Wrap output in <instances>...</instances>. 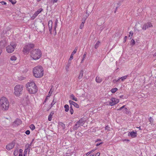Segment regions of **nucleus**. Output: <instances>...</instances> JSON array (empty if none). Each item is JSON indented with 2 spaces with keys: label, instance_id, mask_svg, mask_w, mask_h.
<instances>
[{
  "label": "nucleus",
  "instance_id": "30",
  "mask_svg": "<svg viewBox=\"0 0 156 156\" xmlns=\"http://www.w3.org/2000/svg\"><path fill=\"white\" fill-rule=\"evenodd\" d=\"M29 96L27 94H26L23 98V99H25L26 101H27L28 100Z\"/></svg>",
  "mask_w": 156,
  "mask_h": 156
},
{
  "label": "nucleus",
  "instance_id": "42",
  "mask_svg": "<svg viewBox=\"0 0 156 156\" xmlns=\"http://www.w3.org/2000/svg\"><path fill=\"white\" fill-rule=\"evenodd\" d=\"M55 27L54 28V31H55V33L56 34V27L57 25V21L55 22Z\"/></svg>",
  "mask_w": 156,
  "mask_h": 156
},
{
  "label": "nucleus",
  "instance_id": "62",
  "mask_svg": "<svg viewBox=\"0 0 156 156\" xmlns=\"http://www.w3.org/2000/svg\"><path fill=\"white\" fill-rule=\"evenodd\" d=\"M132 36H131L130 35H129L128 37L129 38V39H131L132 38Z\"/></svg>",
  "mask_w": 156,
  "mask_h": 156
},
{
  "label": "nucleus",
  "instance_id": "17",
  "mask_svg": "<svg viewBox=\"0 0 156 156\" xmlns=\"http://www.w3.org/2000/svg\"><path fill=\"white\" fill-rule=\"evenodd\" d=\"M78 49V47H76L74 51H73V52H72L71 55L70 56V57L69 58V60H71L72 59H73V55L76 53V51Z\"/></svg>",
  "mask_w": 156,
  "mask_h": 156
},
{
  "label": "nucleus",
  "instance_id": "60",
  "mask_svg": "<svg viewBox=\"0 0 156 156\" xmlns=\"http://www.w3.org/2000/svg\"><path fill=\"white\" fill-rule=\"evenodd\" d=\"M117 79V82H118L121 79H120V78H119L118 79Z\"/></svg>",
  "mask_w": 156,
  "mask_h": 156
},
{
  "label": "nucleus",
  "instance_id": "34",
  "mask_svg": "<svg viewBox=\"0 0 156 156\" xmlns=\"http://www.w3.org/2000/svg\"><path fill=\"white\" fill-rule=\"evenodd\" d=\"M56 100H55V99H54L52 102L51 104V107H52L56 102Z\"/></svg>",
  "mask_w": 156,
  "mask_h": 156
},
{
  "label": "nucleus",
  "instance_id": "56",
  "mask_svg": "<svg viewBox=\"0 0 156 156\" xmlns=\"http://www.w3.org/2000/svg\"><path fill=\"white\" fill-rule=\"evenodd\" d=\"M22 151H23V150L22 149H20L19 150V152L20 153H22Z\"/></svg>",
  "mask_w": 156,
  "mask_h": 156
},
{
  "label": "nucleus",
  "instance_id": "47",
  "mask_svg": "<svg viewBox=\"0 0 156 156\" xmlns=\"http://www.w3.org/2000/svg\"><path fill=\"white\" fill-rule=\"evenodd\" d=\"M149 121L151 122V123L153 122L152 119L151 117H149Z\"/></svg>",
  "mask_w": 156,
  "mask_h": 156
},
{
  "label": "nucleus",
  "instance_id": "38",
  "mask_svg": "<svg viewBox=\"0 0 156 156\" xmlns=\"http://www.w3.org/2000/svg\"><path fill=\"white\" fill-rule=\"evenodd\" d=\"M52 92L53 91L51 90V88L49 92V94L48 95V97H50L51 95Z\"/></svg>",
  "mask_w": 156,
  "mask_h": 156
},
{
  "label": "nucleus",
  "instance_id": "54",
  "mask_svg": "<svg viewBox=\"0 0 156 156\" xmlns=\"http://www.w3.org/2000/svg\"><path fill=\"white\" fill-rule=\"evenodd\" d=\"M54 114V112H52L50 113V114L49 115H51V116H52Z\"/></svg>",
  "mask_w": 156,
  "mask_h": 156
},
{
  "label": "nucleus",
  "instance_id": "5",
  "mask_svg": "<svg viewBox=\"0 0 156 156\" xmlns=\"http://www.w3.org/2000/svg\"><path fill=\"white\" fill-rule=\"evenodd\" d=\"M35 45L33 43L30 42L26 44L24 46L23 51L24 53L29 52V51L34 48Z\"/></svg>",
  "mask_w": 156,
  "mask_h": 156
},
{
  "label": "nucleus",
  "instance_id": "39",
  "mask_svg": "<svg viewBox=\"0 0 156 156\" xmlns=\"http://www.w3.org/2000/svg\"><path fill=\"white\" fill-rule=\"evenodd\" d=\"M84 22H82L80 25V29H82L83 28V26H84Z\"/></svg>",
  "mask_w": 156,
  "mask_h": 156
},
{
  "label": "nucleus",
  "instance_id": "61",
  "mask_svg": "<svg viewBox=\"0 0 156 156\" xmlns=\"http://www.w3.org/2000/svg\"><path fill=\"white\" fill-rule=\"evenodd\" d=\"M2 51L1 49L0 48V55H1V54L2 53Z\"/></svg>",
  "mask_w": 156,
  "mask_h": 156
},
{
  "label": "nucleus",
  "instance_id": "19",
  "mask_svg": "<svg viewBox=\"0 0 156 156\" xmlns=\"http://www.w3.org/2000/svg\"><path fill=\"white\" fill-rule=\"evenodd\" d=\"M52 23L51 20H49L48 22V26L49 29V31L50 32H51V31L52 29Z\"/></svg>",
  "mask_w": 156,
  "mask_h": 156
},
{
  "label": "nucleus",
  "instance_id": "37",
  "mask_svg": "<svg viewBox=\"0 0 156 156\" xmlns=\"http://www.w3.org/2000/svg\"><path fill=\"white\" fill-rule=\"evenodd\" d=\"M135 41L133 39H132L131 40V45L133 46L135 44Z\"/></svg>",
  "mask_w": 156,
  "mask_h": 156
},
{
  "label": "nucleus",
  "instance_id": "12",
  "mask_svg": "<svg viewBox=\"0 0 156 156\" xmlns=\"http://www.w3.org/2000/svg\"><path fill=\"white\" fill-rule=\"evenodd\" d=\"M43 9L42 8H40L38 9V10L35 12L33 15L31 17V18L32 19H34L42 11H43Z\"/></svg>",
  "mask_w": 156,
  "mask_h": 156
},
{
  "label": "nucleus",
  "instance_id": "7",
  "mask_svg": "<svg viewBox=\"0 0 156 156\" xmlns=\"http://www.w3.org/2000/svg\"><path fill=\"white\" fill-rule=\"evenodd\" d=\"M17 44L14 42H11L9 45L6 47V51L9 53L13 52L16 48Z\"/></svg>",
  "mask_w": 156,
  "mask_h": 156
},
{
  "label": "nucleus",
  "instance_id": "10",
  "mask_svg": "<svg viewBox=\"0 0 156 156\" xmlns=\"http://www.w3.org/2000/svg\"><path fill=\"white\" fill-rule=\"evenodd\" d=\"M152 27L153 25L151 22H147L144 24L142 27V29L143 30H145L146 29Z\"/></svg>",
  "mask_w": 156,
  "mask_h": 156
},
{
  "label": "nucleus",
  "instance_id": "25",
  "mask_svg": "<svg viewBox=\"0 0 156 156\" xmlns=\"http://www.w3.org/2000/svg\"><path fill=\"white\" fill-rule=\"evenodd\" d=\"M17 58L14 55H13L10 58V59L11 61H14L16 60Z\"/></svg>",
  "mask_w": 156,
  "mask_h": 156
},
{
  "label": "nucleus",
  "instance_id": "6",
  "mask_svg": "<svg viewBox=\"0 0 156 156\" xmlns=\"http://www.w3.org/2000/svg\"><path fill=\"white\" fill-rule=\"evenodd\" d=\"M23 86L21 85H17L14 88L15 94L17 96H19L22 93V91L23 90Z\"/></svg>",
  "mask_w": 156,
  "mask_h": 156
},
{
  "label": "nucleus",
  "instance_id": "36",
  "mask_svg": "<svg viewBox=\"0 0 156 156\" xmlns=\"http://www.w3.org/2000/svg\"><path fill=\"white\" fill-rule=\"evenodd\" d=\"M18 153V151L17 150H15L14 152V155L16 156L17 155Z\"/></svg>",
  "mask_w": 156,
  "mask_h": 156
},
{
  "label": "nucleus",
  "instance_id": "24",
  "mask_svg": "<svg viewBox=\"0 0 156 156\" xmlns=\"http://www.w3.org/2000/svg\"><path fill=\"white\" fill-rule=\"evenodd\" d=\"M100 42L99 41H98L97 42V43L94 45V48L95 49H97L98 47L100 45Z\"/></svg>",
  "mask_w": 156,
  "mask_h": 156
},
{
  "label": "nucleus",
  "instance_id": "27",
  "mask_svg": "<svg viewBox=\"0 0 156 156\" xmlns=\"http://www.w3.org/2000/svg\"><path fill=\"white\" fill-rule=\"evenodd\" d=\"M128 76V75H126L120 78V79L122 81H124L126 79V78Z\"/></svg>",
  "mask_w": 156,
  "mask_h": 156
},
{
  "label": "nucleus",
  "instance_id": "48",
  "mask_svg": "<svg viewBox=\"0 0 156 156\" xmlns=\"http://www.w3.org/2000/svg\"><path fill=\"white\" fill-rule=\"evenodd\" d=\"M30 131L29 130H27L25 132V133L27 135H29L30 133Z\"/></svg>",
  "mask_w": 156,
  "mask_h": 156
},
{
  "label": "nucleus",
  "instance_id": "50",
  "mask_svg": "<svg viewBox=\"0 0 156 156\" xmlns=\"http://www.w3.org/2000/svg\"><path fill=\"white\" fill-rule=\"evenodd\" d=\"M127 36H126L124 37V40H123V43H125L126 42V39H127Z\"/></svg>",
  "mask_w": 156,
  "mask_h": 156
},
{
  "label": "nucleus",
  "instance_id": "40",
  "mask_svg": "<svg viewBox=\"0 0 156 156\" xmlns=\"http://www.w3.org/2000/svg\"><path fill=\"white\" fill-rule=\"evenodd\" d=\"M52 117L51 115H49L48 116V120L49 121H51L52 119Z\"/></svg>",
  "mask_w": 156,
  "mask_h": 156
},
{
  "label": "nucleus",
  "instance_id": "4",
  "mask_svg": "<svg viewBox=\"0 0 156 156\" xmlns=\"http://www.w3.org/2000/svg\"><path fill=\"white\" fill-rule=\"evenodd\" d=\"M42 52L39 49H33L30 52V56L34 60L39 59L41 56Z\"/></svg>",
  "mask_w": 156,
  "mask_h": 156
},
{
  "label": "nucleus",
  "instance_id": "16",
  "mask_svg": "<svg viewBox=\"0 0 156 156\" xmlns=\"http://www.w3.org/2000/svg\"><path fill=\"white\" fill-rule=\"evenodd\" d=\"M69 102L71 105H73L75 107L77 108H79V105L77 103L75 102H74L71 100H69Z\"/></svg>",
  "mask_w": 156,
  "mask_h": 156
},
{
  "label": "nucleus",
  "instance_id": "13",
  "mask_svg": "<svg viewBox=\"0 0 156 156\" xmlns=\"http://www.w3.org/2000/svg\"><path fill=\"white\" fill-rule=\"evenodd\" d=\"M15 145V143L12 142L7 145L6 146V148L9 151L12 149Z\"/></svg>",
  "mask_w": 156,
  "mask_h": 156
},
{
  "label": "nucleus",
  "instance_id": "14",
  "mask_svg": "<svg viewBox=\"0 0 156 156\" xmlns=\"http://www.w3.org/2000/svg\"><path fill=\"white\" fill-rule=\"evenodd\" d=\"M128 136H131L132 138H134L136 136L137 133L136 132L134 131L129 132L128 133Z\"/></svg>",
  "mask_w": 156,
  "mask_h": 156
},
{
  "label": "nucleus",
  "instance_id": "23",
  "mask_svg": "<svg viewBox=\"0 0 156 156\" xmlns=\"http://www.w3.org/2000/svg\"><path fill=\"white\" fill-rule=\"evenodd\" d=\"M70 98L72 99L73 100H74L75 101H78V100L76 98L75 96L73 94H72L70 96Z\"/></svg>",
  "mask_w": 156,
  "mask_h": 156
},
{
  "label": "nucleus",
  "instance_id": "9",
  "mask_svg": "<svg viewBox=\"0 0 156 156\" xmlns=\"http://www.w3.org/2000/svg\"><path fill=\"white\" fill-rule=\"evenodd\" d=\"M37 30L41 34H44V33L45 27L43 23H41V22L37 28Z\"/></svg>",
  "mask_w": 156,
  "mask_h": 156
},
{
  "label": "nucleus",
  "instance_id": "46",
  "mask_svg": "<svg viewBox=\"0 0 156 156\" xmlns=\"http://www.w3.org/2000/svg\"><path fill=\"white\" fill-rule=\"evenodd\" d=\"M28 150H24V156H25L26 155H27Z\"/></svg>",
  "mask_w": 156,
  "mask_h": 156
},
{
  "label": "nucleus",
  "instance_id": "41",
  "mask_svg": "<svg viewBox=\"0 0 156 156\" xmlns=\"http://www.w3.org/2000/svg\"><path fill=\"white\" fill-rule=\"evenodd\" d=\"M125 105H123L121 107H120V108L117 109V111H119L120 110H121L123 108H124V107H125Z\"/></svg>",
  "mask_w": 156,
  "mask_h": 156
},
{
  "label": "nucleus",
  "instance_id": "3",
  "mask_svg": "<svg viewBox=\"0 0 156 156\" xmlns=\"http://www.w3.org/2000/svg\"><path fill=\"white\" fill-rule=\"evenodd\" d=\"M0 106L3 111H7L9 106V103L8 99L5 97L1 98L0 99Z\"/></svg>",
  "mask_w": 156,
  "mask_h": 156
},
{
  "label": "nucleus",
  "instance_id": "51",
  "mask_svg": "<svg viewBox=\"0 0 156 156\" xmlns=\"http://www.w3.org/2000/svg\"><path fill=\"white\" fill-rule=\"evenodd\" d=\"M112 82L113 83H116L117 82V79H114L113 80Z\"/></svg>",
  "mask_w": 156,
  "mask_h": 156
},
{
  "label": "nucleus",
  "instance_id": "18",
  "mask_svg": "<svg viewBox=\"0 0 156 156\" xmlns=\"http://www.w3.org/2000/svg\"><path fill=\"white\" fill-rule=\"evenodd\" d=\"M6 42L5 40H2L0 42V48H2L6 45Z\"/></svg>",
  "mask_w": 156,
  "mask_h": 156
},
{
  "label": "nucleus",
  "instance_id": "45",
  "mask_svg": "<svg viewBox=\"0 0 156 156\" xmlns=\"http://www.w3.org/2000/svg\"><path fill=\"white\" fill-rule=\"evenodd\" d=\"M109 128L110 127L108 126H106L105 127V130H109Z\"/></svg>",
  "mask_w": 156,
  "mask_h": 156
},
{
  "label": "nucleus",
  "instance_id": "64",
  "mask_svg": "<svg viewBox=\"0 0 156 156\" xmlns=\"http://www.w3.org/2000/svg\"><path fill=\"white\" fill-rule=\"evenodd\" d=\"M153 56H156V52L155 53L154 55H153Z\"/></svg>",
  "mask_w": 156,
  "mask_h": 156
},
{
  "label": "nucleus",
  "instance_id": "44",
  "mask_svg": "<svg viewBox=\"0 0 156 156\" xmlns=\"http://www.w3.org/2000/svg\"><path fill=\"white\" fill-rule=\"evenodd\" d=\"M83 70H81L80 71V75L81 76H83Z\"/></svg>",
  "mask_w": 156,
  "mask_h": 156
},
{
  "label": "nucleus",
  "instance_id": "11",
  "mask_svg": "<svg viewBox=\"0 0 156 156\" xmlns=\"http://www.w3.org/2000/svg\"><path fill=\"white\" fill-rule=\"evenodd\" d=\"M111 101L108 102V104L111 106H113L119 103V100L118 99L115 98H111Z\"/></svg>",
  "mask_w": 156,
  "mask_h": 156
},
{
  "label": "nucleus",
  "instance_id": "59",
  "mask_svg": "<svg viewBox=\"0 0 156 156\" xmlns=\"http://www.w3.org/2000/svg\"><path fill=\"white\" fill-rule=\"evenodd\" d=\"M102 143H98V144H97L96 145V146H99L101 144H102Z\"/></svg>",
  "mask_w": 156,
  "mask_h": 156
},
{
  "label": "nucleus",
  "instance_id": "55",
  "mask_svg": "<svg viewBox=\"0 0 156 156\" xmlns=\"http://www.w3.org/2000/svg\"><path fill=\"white\" fill-rule=\"evenodd\" d=\"M100 155V153H96V154L95 155V156H99Z\"/></svg>",
  "mask_w": 156,
  "mask_h": 156
},
{
  "label": "nucleus",
  "instance_id": "26",
  "mask_svg": "<svg viewBox=\"0 0 156 156\" xmlns=\"http://www.w3.org/2000/svg\"><path fill=\"white\" fill-rule=\"evenodd\" d=\"M64 108H65V111L66 112H67L69 110V107L68 105H65L64 106Z\"/></svg>",
  "mask_w": 156,
  "mask_h": 156
},
{
  "label": "nucleus",
  "instance_id": "58",
  "mask_svg": "<svg viewBox=\"0 0 156 156\" xmlns=\"http://www.w3.org/2000/svg\"><path fill=\"white\" fill-rule=\"evenodd\" d=\"M82 76H80L79 75V79H80L82 78Z\"/></svg>",
  "mask_w": 156,
  "mask_h": 156
},
{
  "label": "nucleus",
  "instance_id": "49",
  "mask_svg": "<svg viewBox=\"0 0 156 156\" xmlns=\"http://www.w3.org/2000/svg\"><path fill=\"white\" fill-rule=\"evenodd\" d=\"M69 64H67L66 66V70L67 71L69 68Z\"/></svg>",
  "mask_w": 156,
  "mask_h": 156
},
{
  "label": "nucleus",
  "instance_id": "43",
  "mask_svg": "<svg viewBox=\"0 0 156 156\" xmlns=\"http://www.w3.org/2000/svg\"><path fill=\"white\" fill-rule=\"evenodd\" d=\"M0 3H1L2 5L6 4V2H4V1H2V2H0Z\"/></svg>",
  "mask_w": 156,
  "mask_h": 156
},
{
  "label": "nucleus",
  "instance_id": "21",
  "mask_svg": "<svg viewBox=\"0 0 156 156\" xmlns=\"http://www.w3.org/2000/svg\"><path fill=\"white\" fill-rule=\"evenodd\" d=\"M95 80L97 83H100L102 81V79L100 77L97 76Z\"/></svg>",
  "mask_w": 156,
  "mask_h": 156
},
{
  "label": "nucleus",
  "instance_id": "52",
  "mask_svg": "<svg viewBox=\"0 0 156 156\" xmlns=\"http://www.w3.org/2000/svg\"><path fill=\"white\" fill-rule=\"evenodd\" d=\"M92 153V151H89L86 154V155H88Z\"/></svg>",
  "mask_w": 156,
  "mask_h": 156
},
{
  "label": "nucleus",
  "instance_id": "28",
  "mask_svg": "<svg viewBox=\"0 0 156 156\" xmlns=\"http://www.w3.org/2000/svg\"><path fill=\"white\" fill-rule=\"evenodd\" d=\"M118 90V89L116 88H115L111 89V91L112 93H114Z\"/></svg>",
  "mask_w": 156,
  "mask_h": 156
},
{
  "label": "nucleus",
  "instance_id": "1",
  "mask_svg": "<svg viewBox=\"0 0 156 156\" xmlns=\"http://www.w3.org/2000/svg\"><path fill=\"white\" fill-rule=\"evenodd\" d=\"M44 70L41 66H37L33 69L34 76L36 78L41 77L43 75Z\"/></svg>",
  "mask_w": 156,
  "mask_h": 156
},
{
  "label": "nucleus",
  "instance_id": "33",
  "mask_svg": "<svg viewBox=\"0 0 156 156\" xmlns=\"http://www.w3.org/2000/svg\"><path fill=\"white\" fill-rule=\"evenodd\" d=\"M9 1L11 2L12 4L14 5L16 3V1L15 0H8Z\"/></svg>",
  "mask_w": 156,
  "mask_h": 156
},
{
  "label": "nucleus",
  "instance_id": "53",
  "mask_svg": "<svg viewBox=\"0 0 156 156\" xmlns=\"http://www.w3.org/2000/svg\"><path fill=\"white\" fill-rule=\"evenodd\" d=\"M129 34L131 35V36H133V32L132 31H131L129 32Z\"/></svg>",
  "mask_w": 156,
  "mask_h": 156
},
{
  "label": "nucleus",
  "instance_id": "8",
  "mask_svg": "<svg viewBox=\"0 0 156 156\" xmlns=\"http://www.w3.org/2000/svg\"><path fill=\"white\" fill-rule=\"evenodd\" d=\"M84 122L83 119H80L79 121L77 122L73 126V130H76L81 126H82Z\"/></svg>",
  "mask_w": 156,
  "mask_h": 156
},
{
  "label": "nucleus",
  "instance_id": "35",
  "mask_svg": "<svg viewBox=\"0 0 156 156\" xmlns=\"http://www.w3.org/2000/svg\"><path fill=\"white\" fill-rule=\"evenodd\" d=\"M86 55V54L85 53L83 55L82 59L81 62V63H82L83 62L84 59L85 58Z\"/></svg>",
  "mask_w": 156,
  "mask_h": 156
},
{
  "label": "nucleus",
  "instance_id": "57",
  "mask_svg": "<svg viewBox=\"0 0 156 156\" xmlns=\"http://www.w3.org/2000/svg\"><path fill=\"white\" fill-rule=\"evenodd\" d=\"M57 1H58V0H53V3H56V2H57Z\"/></svg>",
  "mask_w": 156,
  "mask_h": 156
},
{
  "label": "nucleus",
  "instance_id": "63",
  "mask_svg": "<svg viewBox=\"0 0 156 156\" xmlns=\"http://www.w3.org/2000/svg\"><path fill=\"white\" fill-rule=\"evenodd\" d=\"M83 21L82 22H84V23L85 22V20H86V19H83Z\"/></svg>",
  "mask_w": 156,
  "mask_h": 156
},
{
  "label": "nucleus",
  "instance_id": "31",
  "mask_svg": "<svg viewBox=\"0 0 156 156\" xmlns=\"http://www.w3.org/2000/svg\"><path fill=\"white\" fill-rule=\"evenodd\" d=\"M124 112L127 114H128L129 113L128 110L127 108H124Z\"/></svg>",
  "mask_w": 156,
  "mask_h": 156
},
{
  "label": "nucleus",
  "instance_id": "2",
  "mask_svg": "<svg viewBox=\"0 0 156 156\" xmlns=\"http://www.w3.org/2000/svg\"><path fill=\"white\" fill-rule=\"evenodd\" d=\"M26 87L30 94H34L37 91V87L33 82H28L26 84Z\"/></svg>",
  "mask_w": 156,
  "mask_h": 156
},
{
  "label": "nucleus",
  "instance_id": "15",
  "mask_svg": "<svg viewBox=\"0 0 156 156\" xmlns=\"http://www.w3.org/2000/svg\"><path fill=\"white\" fill-rule=\"evenodd\" d=\"M21 122L22 121L20 119H17L13 122V124L15 126L19 125L21 124Z\"/></svg>",
  "mask_w": 156,
  "mask_h": 156
},
{
  "label": "nucleus",
  "instance_id": "29",
  "mask_svg": "<svg viewBox=\"0 0 156 156\" xmlns=\"http://www.w3.org/2000/svg\"><path fill=\"white\" fill-rule=\"evenodd\" d=\"M70 114H73V113L74 111H73V109L72 108V105L70 106Z\"/></svg>",
  "mask_w": 156,
  "mask_h": 156
},
{
  "label": "nucleus",
  "instance_id": "32",
  "mask_svg": "<svg viewBox=\"0 0 156 156\" xmlns=\"http://www.w3.org/2000/svg\"><path fill=\"white\" fill-rule=\"evenodd\" d=\"M30 128L32 130H33L35 129V126L33 124H31L30 126Z\"/></svg>",
  "mask_w": 156,
  "mask_h": 156
},
{
  "label": "nucleus",
  "instance_id": "22",
  "mask_svg": "<svg viewBox=\"0 0 156 156\" xmlns=\"http://www.w3.org/2000/svg\"><path fill=\"white\" fill-rule=\"evenodd\" d=\"M25 150H28L29 152H30V145L29 144H27L25 145Z\"/></svg>",
  "mask_w": 156,
  "mask_h": 156
},
{
  "label": "nucleus",
  "instance_id": "20",
  "mask_svg": "<svg viewBox=\"0 0 156 156\" xmlns=\"http://www.w3.org/2000/svg\"><path fill=\"white\" fill-rule=\"evenodd\" d=\"M58 125L59 127L62 129H64L65 128V124L61 122H59Z\"/></svg>",
  "mask_w": 156,
  "mask_h": 156
}]
</instances>
